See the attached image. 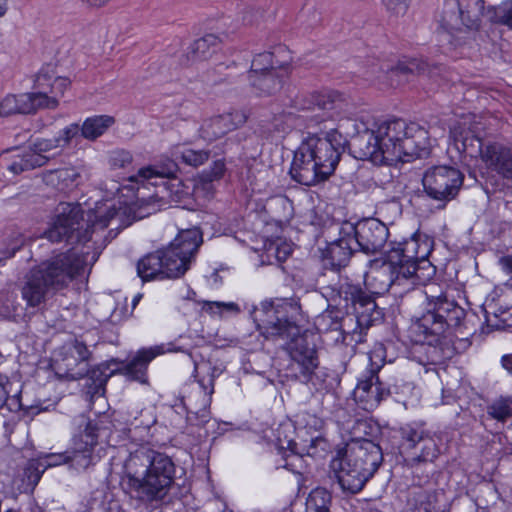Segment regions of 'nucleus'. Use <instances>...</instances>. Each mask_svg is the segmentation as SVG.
Wrapping results in <instances>:
<instances>
[{
	"mask_svg": "<svg viewBox=\"0 0 512 512\" xmlns=\"http://www.w3.org/2000/svg\"><path fill=\"white\" fill-rule=\"evenodd\" d=\"M225 171V161L223 159H217L213 161L209 168L204 169L199 174V179L203 183H211L221 179L224 176Z\"/></svg>",
	"mask_w": 512,
	"mask_h": 512,
	"instance_id": "obj_50",
	"label": "nucleus"
},
{
	"mask_svg": "<svg viewBox=\"0 0 512 512\" xmlns=\"http://www.w3.org/2000/svg\"><path fill=\"white\" fill-rule=\"evenodd\" d=\"M385 349L382 344L374 347L370 353V369L359 379L354 397L364 410L370 411L391 394V389L380 380L379 371L385 363Z\"/></svg>",
	"mask_w": 512,
	"mask_h": 512,
	"instance_id": "obj_12",
	"label": "nucleus"
},
{
	"mask_svg": "<svg viewBox=\"0 0 512 512\" xmlns=\"http://www.w3.org/2000/svg\"><path fill=\"white\" fill-rule=\"evenodd\" d=\"M343 234L354 239L358 250L365 254L379 252L389 236L387 226L376 218H366L356 224L343 223Z\"/></svg>",
	"mask_w": 512,
	"mask_h": 512,
	"instance_id": "obj_14",
	"label": "nucleus"
},
{
	"mask_svg": "<svg viewBox=\"0 0 512 512\" xmlns=\"http://www.w3.org/2000/svg\"><path fill=\"white\" fill-rule=\"evenodd\" d=\"M132 154L124 149H117L109 155V165L112 169H125L132 164Z\"/></svg>",
	"mask_w": 512,
	"mask_h": 512,
	"instance_id": "obj_51",
	"label": "nucleus"
},
{
	"mask_svg": "<svg viewBox=\"0 0 512 512\" xmlns=\"http://www.w3.org/2000/svg\"><path fill=\"white\" fill-rule=\"evenodd\" d=\"M63 349L66 353L71 355L75 363L87 361L91 356L87 345L77 339L66 343Z\"/></svg>",
	"mask_w": 512,
	"mask_h": 512,
	"instance_id": "obj_49",
	"label": "nucleus"
},
{
	"mask_svg": "<svg viewBox=\"0 0 512 512\" xmlns=\"http://www.w3.org/2000/svg\"><path fill=\"white\" fill-rule=\"evenodd\" d=\"M407 503L412 512H433L437 503V492L414 487L409 492Z\"/></svg>",
	"mask_w": 512,
	"mask_h": 512,
	"instance_id": "obj_37",
	"label": "nucleus"
},
{
	"mask_svg": "<svg viewBox=\"0 0 512 512\" xmlns=\"http://www.w3.org/2000/svg\"><path fill=\"white\" fill-rule=\"evenodd\" d=\"M206 306L211 312H216L215 309H217L218 312H222L223 310L228 312H239V307L234 302H207Z\"/></svg>",
	"mask_w": 512,
	"mask_h": 512,
	"instance_id": "obj_59",
	"label": "nucleus"
},
{
	"mask_svg": "<svg viewBox=\"0 0 512 512\" xmlns=\"http://www.w3.org/2000/svg\"><path fill=\"white\" fill-rule=\"evenodd\" d=\"M175 472L171 457L148 445H140L126 458L120 485L130 498L145 506L158 507L169 496Z\"/></svg>",
	"mask_w": 512,
	"mask_h": 512,
	"instance_id": "obj_3",
	"label": "nucleus"
},
{
	"mask_svg": "<svg viewBox=\"0 0 512 512\" xmlns=\"http://www.w3.org/2000/svg\"><path fill=\"white\" fill-rule=\"evenodd\" d=\"M342 95L335 91L313 92L304 94L295 100V106L299 110L320 111L315 115L316 123H322L332 118V111L341 108Z\"/></svg>",
	"mask_w": 512,
	"mask_h": 512,
	"instance_id": "obj_22",
	"label": "nucleus"
},
{
	"mask_svg": "<svg viewBox=\"0 0 512 512\" xmlns=\"http://www.w3.org/2000/svg\"><path fill=\"white\" fill-rule=\"evenodd\" d=\"M49 177L58 190L67 191L78 186L81 175L75 167H68L51 171Z\"/></svg>",
	"mask_w": 512,
	"mask_h": 512,
	"instance_id": "obj_42",
	"label": "nucleus"
},
{
	"mask_svg": "<svg viewBox=\"0 0 512 512\" xmlns=\"http://www.w3.org/2000/svg\"><path fill=\"white\" fill-rule=\"evenodd\" d=\"M381 146L376 131L366 129L353 136L350 151L356 159L368 160L376 165L388 164L390 161Z\"/></svg>",
	"mask_w": 512,
	"mask_h": 512,
	"instance_id": "obj_25",
	"label": "nucleus"
},
{
	"mask_svg": "<svg viewBox=\"0 0 512 512\" xmlns=\"http://www.w3.org/2000/svg\"><path fill=\"white\" fill-rule=\"evenodd\" d=\"M114 123V117L109 115L88 117L81 126V136L94 141L102 136Z\"/></svg>",
	"mask_w": 512,
	"mask_h": 512,
	"instance_id": "obj_40",
	"label": "nucleus"
},
{
	"mask_svg": "<svg viewBox=\"0 0 512 512\" xmlns=\"http://www.w3.org/2000/svg\"><path fill=\"white\" fill-rule=\"evenodd\" d=\"M299 382L305 384L313 394L325 395L339 385L340 378L336 371L318 362Z\"/></svg>",
	"mask_w": 512,
	"mask_h": 512,
	"instance_id": "obj_28",
	"label": "nucleus"
},
{
	"mask_svg": "<svg viewBox=\"0 0 512 512\" xmlns=\"http://www.w3.org/2000/svg\"><path fill=\"white\" fill-rule=\"evenodd\" d=\"M351 465L364 471L365 475L373 477L383 462V451L379 444L370 439L353 440L347 444L343 454Z\"/></svg>",
	"mask_w": 512,
	"mask_h": 512,
	"instance_id": "obj_16",
	"label": "nucleus"
},
{
	"mask_svg": "<svg viewBox=\"0 0 512 512\" xmlns=\"http://www.w3.org/2000/svg\"><path fill=\"white\" fill-rule=\"evenodd\" d=\"M54 98H47L44 93H23L20 95H7L0 102V116L12 114H30L39 109H56Z\"/></svg>",
	"mask_w": 512,
	"mask_h": 512,
	"instance_id": "obj_18",
	"label": "nucleus"
},
{
	"mask_svg": "<svg viewBox=\"0 0 512 512\" xmlns=\"http://www.w3.org/2000/svg\"><path fill=\"white\" fill-rule=\"evenodd\" d=\"M456 2L462 25L469 30H477L484 11V0H456Z\"/></svg>",
	"mask_w": 512,
	"mask_h": 512,
	"instance_id": "obj_35",
	"label": "nucleus"
},
{
	"mask_svg": "<svg viewBox=\"0 0 512 512\" xmlns=\"http://www.w3.org/2000/svg\"><path fill=\"white\" fill-rule=\"evenodd\" d=\"M292 245L287 242L271 244L268 252L272 253L278 262H284L292 254Z\"/></svg>",
	"mask_w": 512,
	"mask_h": 512,
	"instance_id": "obj_56",
	"label": "nucleus"
},
{
	"mask_svg": "<svg viewBox=\"0 0 512 512\" xmlns=\"http://www.w3.org/2000/svg\"><path fill=\"white\" fill-rule=\"evenodd\" d=\"M85 254L88 252L78 253L75 249H69L52 255L32 268L55 292H58L66 288L76 277L85 273L87 267Z\"/></svg>",
	"mask_w": 512,
	"mask_h": 512,
	"instance_id": "obj_10",
	"label": "nucleus"
},
{
	"mask_svg": "<svg viewBox=\"0 0 512 512\" xmlns=\"http://www.w3.org/2000/svg\"><path fill=\"white\" fill-rule=\"evenodd\" d=\"M324 290L326 297L336 306L343 308L350 317V323H355L361 331L382 320V310L376 304L373 295L366 292L360 284H355L348 278H339L336 283L326 286Z\"/></svg>",
	"mask_w": 512,
	"mask_h": 512,
	"instance_id": "obj_8",
	"label": "nucleus"
},
{
	"mask_svg": "<svg viewBox=\"0 0 512 512\" xmlns=\"http://www.w3.org/2000/svg\"><path fill=\"white\" fill-rule=\"evenodd\" d=\"M70 85V80L66 77L55 76L49 74L45 69H41L35 79L34 93H44L47 98H54L57 106L59 105V97L63 96Z\"/></svg>",
	"mask_w": 512,
	"mask_h": 512,
	"instance_id": "obj_31",
	"label": "nucleus"
},
{
	"mask_svg": "<svg viewBox=\"0 0 512 512\" xmlns=\"http://www.w3.org/2000/svg\"><path fill=\"white\" fill-rule=\"evenodd\" d=\"M351 464L352 462L340 454L331 461L334 477L342 492L347 495H354L362 491L371 478L369 475H365L362 469Z\"/></svg>",
	"mask_w": 512,
	"mask_h": 512,
	"instance_id": "obj_23",
	"label": "nucleus"
},
{
	"mask_svg": "<svg viewBox=\"0 0 512 512\" xmlns=\"http://www.w3.org/2000/svg\"><path fill=\"white\" fill-rule=\"evenodd\" d=\"M497 18L500 24L512 29V0L504 2L497 11Z\"/></svg>",
	"mask_w": 512,
	"mask_h": 512,
	"instance_id": "obj_58",
	"label": "nucleus"
},
{
	"mask_svg": "<svg viewBox=\"0 0 512 512\" xmlns=\"http://www.w3.org/2000/svg\"><path fill=\"white\" fill-rule=\"evenodd\" d=\"M358 250L354 239L343 234V224L339 229V237L328 244L323 252V259L333 269L344 267L350 261L351 256Z\"/></svg>",
	"mask_w": 512,
	"mask_h": 512,
	"instance_id": "obj_29",
	"label": "nucleus"
},
{
	"mask_svg": "<svg viewBox=\"0 0 512 512\" xmlns=\"http://www.w3.org/2000/svg\"><path fill=\"white\" fill-rule=\"evenodd\" d=\"M501 263L508 274L511 275L512 279V256H507L501 259Z\"/></svg>",
	"mask_w": 512,
	"mask_h": 512,
	"instance_id": "obj_64",
	"label": "nucleus"
},
{
	"mask_svg": "<svg viewBox=\"0 0 512 512\" xmlns=\"http://www.w3.org/2000/svg\"><path fill=\"white\" fill-rule=\"evenodd\" d=\"M219 38L215 34H206L195 40L189 47L187 57L192 62L208 59L219 45Z\"/></svg>",
	"mask_w": 512,
	"mask_h": 512,
	"instance_id": "obj_39",
	"label": "nucleus"
},
{
	"mask_svg": "<svg viewBox=\"0 0 512 512\" xmlns=\"http://www.w3.org/2000/svg\"><path fill=\"white\" fill-rule=\"evenodd\" d=\"M482 161L487 168L503 178L512 179V150L503 144L492 142L485 145Z\"/></svg>",
	"mask_w": 512,
	"mask_h": 512,
	"instance_id": "obj_27",
	"label": "nucleus"
},
{
	"mask_svg": "<svg viewBox=\"0 0 512 512\" xmlns=\"http://www.w3.org/2000/svg\"><path fill=\"white\" fill-rule=\"evenodd\" d=\"M453 15H448V13L445 12L443 19H442V28L446 30L448 33H453L456 30H459L458 23H453Z\"/></svg>",
	"mask_w": 512,
	"mask_h": 512,
	"instance_id": "obj_61",
	"label": "nucleus"
},
{
	"mask_svg": "<svg viewBox=\"0 0 512 512\" xmlns=\"http://www.w3.org/2000/svg\"><path fill=\"white\" fill-rule=\"evenodd\" d=\"M0 314L15 321L22 316V307L16 303V295L12 292L0 293Z\"/></svg>",
	"mask_w": 512,
	"mask_h": 512,
	"instance_id": "obj_46",
	"label": "nucleus"
},
{
	"mask_svg": "<svg viewBox=\"0 0 512 512\" xmlns=\"http://www.w3.org/2000/svg\"><path fill=\"white\" fill-rule=\"evenodd\" d=\"M24 243L25 238L21 233H13L6 247L1 251L0 261L13 257L23 247Z\"/></svg>",
	"mask_w": 512,
	"mask_h": 512,
	"instance_id": "obj_53",
	"label": "nucleus"
},
{
	"mask_svg": "<svg viewBox=\"0 0 512 512\" xmlns=\"http://www.w3.org/2000/svg\"><path fill=\"white\" fill-rule=\"evenodd\" d=\"M404 463L409 468L433 463L440 455L435 436L421 425L407 424L400 428Z\"/></svg>",
	"mask_w": 512,
	"mask_h": 512,
	"instance_id": "obj_11",
	"label": "nucleus"
},
{
	"mask_svg": "<svg viewBox=\"0 0 512 512\" xmlns=\"http://www.w3.org/2000/svg\"><path fill=\"white\" fill-rule=\"evenodd\" d=\"M211 156V151L206 149H184L181 152L180 159L181 161L189 166L197 168L205 164Z\"/></svg>",
	"mask_w": 512,
	"mask_h": 512,
	"instance_id": "obj_48",
	"label": "nucleus"
},
{
	"mask_svg": "<svg viewBox=\"0 0 512 512\" xmlns=\"http://www.w3.org/2000/svg\"><path fill=\"white\" fill-rule=\"evenodd\" d=\"M329 450V443L323 437L312 438L306 449V453L311 457H324Z\"/></svg>",
	"mask_w": 512,
	"mask_h": 512,
	"instance_id": "obj_54",
	"label": "nucleus"
},
{
	"mask_svg": "<svg viewBox=\"0 0 512 512\" xmlns=\"http://www.w3.org/2000/svg\"><path fill=\"white\" fill-rule=\"evenodd\" d=\"M342 142L341 133L334 128L325 137L309 136L294 153L290 167L292 179L305 186L327 180L339 163Z\"/></svg>",
	"mask_w": 512,
	"mask_h": 512,
	"instance_id": "obj_5",
	"label": "nucleus"
},
{
	"mask_svg": "<svg viewBox=\"0 0 512 512\" xmlns=\"http://www.w3.org/2000/svg\"><path fill=\"white\" fill-rule=\"evenodd\" d=\"M81 132V127L77 123H72L69 126L65 127L61 130L60 134L57 138L60 143V147H66L69 145L71 140L79 135Z\"/></svg>",
	"mask_w": 512,
	"mask_h": 512,
	"instance_id": "obj_55",
	"label": "nucleus"
},
{
	"mask_svg": "<svg viewBox=\"0 0 512 512\" xmlns=\"http://www.w3.org/2000/svg\"><path fill=\"white\" fill-rule=\"evenodd\" d=\"M97 440V425L89 421L85 429L74 438L73 449L68 452V464L71 468L78 472L85 471L95 463L93 451Z\"/></svg>",
	"mask_w": 512,
	"mask_h": 512,
	"instance_id": "obj_17",
	"label": "nucleus"
},
{
	"mask_svg": "<svg viewBox=\"0 0 512 512\" xmlns=\"http://www.w3.org/2000/svg\"><path fill=\"white\" fill-rule=\"evenodd\" d=\"M173 351L177 350L172 347V344H169L168 348L162 344L140 349L129 362L124 363L120 361L121 370L117 373L125 375L131 381H138L142 384H147V368L149 363L158 355Z\"/></svg>",
	"mask_w": 512,
	"mask_h": 512,
	"instance_id": "obj_24",
	"label": "nucleus"
},
{
	"mask_svg": "<svg viewBox=\"0 0 512 512\" xmlns=\"http://www.w3.org/2000/svg\"><path fill=\"white\" fill-rule=\"evenodd\" d=\"M50 159L48 155L37 154L30 149L11 156L7 169L14 174L44 166Z\"/></svg>",
	"mask_w": 512,
	"mask_h": 512,
	"instance_id": "obj_34",
	"label": "nucleus"
},
{
	"mask_svg": "<svg viewBox=\"0 0 512 512\" xmlns=\"http://www.w3.org/2000/svg\"><path fill=\"white\" fill-rule=\"evenodd\" d=\"M270 71H278L274 56L270 52L257 54L252 62L248 74L266 73Z\"/></svg>",
	"mask_w": 512,
	"mask_h": 512,
	"instance_id": "obj_47",
	"label": "nucleus"
},
{
	"mask_svg": "<svg viewBox=\"0 0 512 512\" xmlns=\"http://www.w3.org/2000/svg\"><path fill=\"white\" fill-rule=\"evenodd\" d=\"M234 68H236V64L234 62H231L230 64L220 63V64L216 65V67L214 69L215 73H217L223 77L219 78L218 80H215V82H224V81H228L229 79L233 78V75L231 73L225 74L224 72L226 70H230V69H234Z\"/></svg>",
	"mask_w": 512,
	"mask_h": 512,
	"instance_id": "obj_60",
	"label": "nucleus"
},
{
	"mask_svg": "<svg viewBox=\"0 0 512 512\" xmlns=\"http://www.w3.org/2000/svg\"><path fill=\"white\" fill-rule=\"evenodd\" d=\"M248 116L242 110H233L205 119L198 132L200 138L207 142L216 141L231 131L243 126Z\"/></svg>",
	"mask_w": 512,
	"mask_h": 512,
	"instance_id": "obj_19",
	"label": "nucleus"
},
{
	"mask_svg": "<svg viewBox=\"0 0 512 512\" xmlns=\"http://www.w3.org/2000/svg\"><path fill=\"white\" fill-rule=\"evenodd\" d=\"M154 423V420L151 418H148L146 421H138L137 417L134 418L133 421L130 423L129 432L132 431V429L136 430L138 428H142L143 430H149L151 425Z\"/></svg>",
	"mask_w": 512,
	"mask_h": 512,
	"instance_id": "obj_62",
	"label": "nucleus"
},
{
	"mask_svg": "<svg viewBox=\"0 0 512 512\" xmlns=\"http://www.w3.org/2000/svg\"><path fill=\"white\" fill-rule=\"evenodd\" d=\"M466 310L450 295L436 284L425 289V309L416 317L412 325L415 341L427 345V361L441 364L452 356V351L445 342V333L450 328L463 324Z\"/></svg>",
	"mask_w": 512,
	"mask_h": 512,
	"instance_id": "obj_4",
	"label": "nucleus"
},
{
	"mask_svg": "<svg viewBox=\"0 0 512 512\" xmlns=\"http://www.w3.org/2000/svg\"><path fill=\"white\" fill-rule=\"evenodd\" d=\"M340 311L327 309L315 319V327L321 334L335 333L333 340L350 345L352 342L359 344L364 342V331L357 328L346 330L350 323V317L342 318Z\"/></svg>",
	"mask_w": 512,
	"mask_h": 512,
	"instance_id": "obj_15",
	"label": "nucleus"
},
{
	"mask_svg": "<svg viewBox=\"0 0 512 512\" xmlns=\"http://www.w3.org/2000/svg\"><path fill=\"white\" fill-rule=\"evenodd\" d=\"M218 376V369L209 362L196 364L194 369V377L203 394L202 406L203 408L197 412H188L187 422L191 425L200 426L206 423L209 419L207 407L211 403V395L214 393V380Z\"/></svg>",
	"mask_w": 512,
	"mask_h": 512,
	"instance_id": "obj_20",
	"label": "nucleus"
},
{
	"mask_svg": "<svg viewBox=\"0 0 512 512\" xmlns=\"http://www.w3.org/2000/svg\"><path fill=\"white\" fill-rule=\"evenodd\" d=\"M56 148H61V147H60L59 140H57V138H54V139L39 140L36 143H34L33 148H31L30 150L37 154L45 155V153H48L51 150L56 149Z\"/></svg>",
	"mask_w": 512,
	"mask_h": 512,
	"instance_id": "obj_57",
	"label": "nucleus"
},
{
	"mask_svg": "<svg viewBox=\"0 0 512 512\" xmlns=\"http://www.w3.org/2000/svg\"><path fill=\"white\" fill-rule=\"evenodd\" d=\"M375 131L390 163L402 160L404 156L423 157L429 154L432 146L429 131L415 122L407 124L402 119L386 120Z\"/></svg>",
	"mask_w": 512,
	"mask_h": 512,
	"instance_id": "obj_7",
	"label": "nucleus"
},
{
	"mask_svg": "<svg viewBox=\"0 0 512 512\" xmlns=\"http://www.w3.org/2000/svg\"><path fill=\"white\" fill-rule=\"evenodd\" d=\"M20 291L27 308H40L56 293L33 268L25 275Z\"/></svg>",
	"mask_w": 512,
	"mask_h": 512,
	"instance_id": "obj_26",
	"label": "nucleus"
},
{
	"mask_svg": "<svg viewBox=\"0 0 512 512\" xmlns=\"http://www.w3.org/2000/svg\"><path fill=\"white\" fill-rule=\"evenodd\" d=\"M64 463L68 464V452L47 454L37 461L28 462L24 469V475L27 477L29 484L36 485L47 467H53Z\"/></svg>",
	"mask_w": 512,
	"mask_h": 512,
	"instance_id": "obj_33",
	"label": "nucleus"
},
{
	"mask_svg": "<svg viewBox=\"0 0 512 512\" xmlns=\"http://www.w3.org/2000/svg\"><path fill=\"white\" fill-rule=\"evenodd\" d=\"M296 117L292 113L282 112L274 115L272 119L262 126L260 135L263 138L269 139L274 135L279 137L289 133L295 126Z\"/></svg>",
	"mask_w": 512,
	"mask_h": 512,
	"instance_id": "obj_38",
	"label": "nucleus"
},
{
	"mask_svg": "<svg viewBox=\"0 0 512 512\" xmlns=\"http://www.w3.org/2000/svg\"><path fill=\"white\" fill-rule=\"evenodd\" d=\"M249 84L258 96H271L282 88L283 78L278 71L247 75Z\"/></svg>",
	"mask_w": 512,
	"mask_h": 512,
	"instance_id": "obj_32",
	"label": "nucleus"
},
{
	"mask_svg": "<svg viewBox=\"0 0 512 512\" xmlns=\"http://www.w3.org/2000/svg\"><path fill=\"white\" fill-rule=\"evenodd\" d=\"M137 274L144 282L157 278H167L165 276L164 262L159 249L153 253L145 255L138 261Z\"/></svg>",
	"mask_w": 512,
	"mask_h": 512,
	"instance_id": "obj_36",
	"label": "nucleus"
},
{
	"mask_svg": "<svg viewBox=\"0 0 512 512\" xmlns=\"http://www.w3.org/2000/svg\"><path fill=\"white\" fill-rule=\"evenodd\" d=\"M202 243L203 236L199 228L180 230L166 247L159 249L165 276L170 279L184 276L195 261Z\"/></svg>",
	"mask_w": 512,
	"mask_h": 512,
	"instance_id": "obj_9",
	"label": "nucleus"
},
{
	"mask_svg": "<svg viewBox=\"0 0 512 512\" xmlns=\"http://www.w3.org/2000/svg\"><path fill=\"white\" fill-rule=\"evenodd\" d=\"M416 69H418V65L415 62L399 63L394 67L388 68L386 71L381 70L380 75H377L376 78L381 81L387 79L389 85L395 86L407 81L408 76L413 74Z\"/></svg>",
	"mask_w": 512,
	"mask_h": 512,
	"instance_id": "obj_43",
	"label": "nucleus"
},
{
	"mask_svg": "<svg viewBox=\"0 0 512 512\" xmlns=\"http://www.w3.org/2000/svg\"><path fill=\"white\" fill-rule=\"evenodd\" d=\"M120 361L111 359L87 371V394L91 397L104 392L107 380L121 370Z\"/></svg>",
	"mask_w": 512,
	"mask_h": 512,
	"instance_id": "obj_30",
	"label": "nucleus"
},
{
	"mask_svg": "<svg viewBox=\"0 0 512 512\" xmlns=\"http://www.w3.org/2000/svg\"><path fill=\"white\" fill-rule=\"evenodd\" d=\"M278 442L281 448L287 445L288 452H284L282 460L283 464H279L278 467L285 468L295 474H302L305 468L303 456L296 451V442L292 439L282 440L278 437Z\"/></svg>",
	"mask_w": 512,
	"mask_h": 512,
	"instance_id": "obj_41",
	"label": "nucleus"
},
{
	"mask_svg": "<svg viewBox=\"0 0 512 512\" xmlns=\"http://www.w3.org/2000/svg\"><path fill=\"white\" fill-rule=\"evenodd\" d=\"M463 179L464 176L458 169L441 165L429 168L422 178V184L426 195L440 202V207H444L456 197Z\"/></svg>",
	"mask_w": 512,
	"mask_h": 512,
	"instance_id": "obj_13",
	"label": "nucleus"
},
{
	"mask_svg": "<svg viewBox=\"0 0 512 512\" xmlns=\"http://www.w3.org/2000/svg\"><path fill=\"white\" fill-rule=\"evenodd\" d=\"M502 367L508 372H512V354L503 355L501 358Z\"/></svg>",
	"mask_w": 512,
	"mask_h": 512,
	"instance_id": "obj_63",
	"label": "nucleus"
},
{
	"mask_svg": "<svg viewBox=\"0 0 512 512\" xmlns=\"http://www.w3.org/2000/svg\"><path fill=\"white\" fill-rule=\"evenodd\" d=\"M420 248L415 239L394 243L381 266L369 277V285L374 289L372 294H384L400 278L425 281L432 277L435 267L427 258L429 250L425 246L420 253Z\"/></svg>",
	"mask_w": 512,
	"mask_h": 512,
	"instance_id": "obj_6",
	"label": "nucleus"
},
{
	"mask_svg": "<svg viewBox=\"0 0 512 512\" xmlns=\"http://www.w3.org/2000/svg\"><path fill=\"white\" fill-rule=\"evenodd\" d=\"M301 313L297 300H265L255 310L254 318L264 338L287 353V375L297 381L320 362L315 344L308 341L298 324Z\"/></svg>",
	"mask_w": 512,
	"mask_h": 512,
	"instance_id": "obj_2",
	"label": "nucleus"
},
{
	"mask_svg": "<svg viewBox=\"0 0 512 512\" xmlns=\"http://www.w3.org/2000/svg\"><path fill=\"white\" fill-rule=\"evenodd\" d=\"M450 138L453 141L454 147L464 159L482 158L485 147L480 137L476 135L475 130L472 128L469 118L464 117L451 126Z\"/></svg>",
	"mask_w": 512,
	"mask_h": 512,
	"instance_id": "obj_21",
	"label": "nucleus"
},
{
	"mask_svg": "<svg viewBox=\"0 0 512 512\" xmlns=\"http://www.w3.org/2000/svg\"><path fill=\"white\" fill-rule=\"evenodd\" d=\"M330 492L322 487L313 489L306 499V512H330Z\"/></svg>",
	"mask_w": 512,
	"mask_h": 512,
	"instance_id": "obj_44",
	"label": "nucleus"
},
{
	"mask_svg": "<svg viewBox=\"0 0 512 512\" xmlns=\"http://www.w3.org/2000/svg\"><path fill=\"white\" fill-rule=\"evenodd\" d=\"M141 179L142 186L137 189V200L129 205H117L113 201L98 203L89 212L86 227H83L82 209L79 204L60 203L51 226L45 231L46 238L51 242L66 241L70 244L86 243L91 240L92 233L104 230L115 217L126 216L128 225L143 219L161 209L166 204L167 187L162 175L151 167H143L131 181Z\"/></svg>",
	"mask_w": 512,
	"mask_h": 512,
	"instance_id": "obj_1",
	"label": "nucleus"
},
{
	"mask_svg": "<svg viewBox=\"0 0 512 512\" xmlns=\"http://www.w3.org/2000/svg\"><path fill=\"white\" fill-rule=\"evenodd\" d=\"M391 389L390 395H395L396 401L405 402V398L412 393L413 383L405 381L402 378L395 379L393 384L386 386Z\"/></svg>",
	"mask_w": 512,
	"mask_h": 512,
	"instance_id": "obj_52",
	"label": "nucleus"
},
{
	"mask_svg": "<svg viewBox=\"0 0 512 512\" xmlns=\"http://www.w3.org/2000/svg\"><path fill=\"white\" fill-rule=\"evenodd\" d=\"M487 414L499 422H505L512 417V397L500 396L487 406Z\"/></svg>",
	"mask_w": 512,
	"mask_h": 512,
	"instance_id": "obj_45",
	"label": "nucleus"
}]
</instances>
